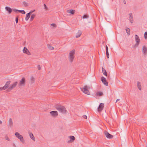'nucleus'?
<instances>
[{"label": "nucleus", "instance_id": "nucleus-1", "mask_svg": "<svg viewBox=\"0 0 147 147\" xmlns=\"http://www.w3.org/2000/svg\"><path fill=\"white\" fill-rule=\"evenodd\" d=\"M56 109L59 112L63 114H65L66 113V110L65 108L63 106L57 105L55 106Z\"/></svg>", "mask_w": 147, "mask_h": 147}, {"label": "nucleus", "instance_id": "nucleus-2", "mask_svg": "<svg viewBox=\"0 0 147 147\" xmlns=\"http://www.w3.org/2000/svg\"><path fill=\"white\" fill-rule=\"evenodd\" d=\"M75 54V51L74 49L72 50L69 53V59L70 62L72 63L74 58V55Z\"/></svg>", "mask_w": 147, "mask_h": 147}, {"label": "nucleus", "instance_id": "nucleus-3", "mask_svg": "<svg viewBox=\"0 0 147 147\" xmlns=\"http://www.w3.org/2000/svg\"><path fill=\"white\" fill-rule=\"evenodd\" d=\"M90 88L89 87H88L87 86H85L83 88H81V90L84 93L88 95H90V93L89 91L88 90V88Z\"/></svg>", "mask_w": 147, "mask_h": 147}, {"label": "nucleus", "instance_id": "nucleus-4", "mask_svg": "<svg viewBox=\"0 0 147 147\" xmlns=\"http://www.w3.org/2000/svg\"><path fill=\"white\" fill-rule=\"evenodd\" d=\"M18 82H15L13 84L10 85V86L8 88V90H11L15 88L18 84Z\"/></svg>", "mask_w": 147, "mask_h": 147}, {"label": "nucleus", "instance_id": "nucleus-5", "mask_svg": "<svg viewBox=\"0 0 147 147\" xmlns=\"http://www.w3.org/2000/svg\"><path fill=\"white\" fill-rule=\"evenodd\" d=\"M104 134L105 136L108 138L111 139L113 137V136L112 135L110 134L108 132V131H105Z\"/></svg>", "mask_w": 147, "mask_h": 147}, {"label": "nucleus", "instance_id": "nucleus-6", "mask_svg": "<svg viewBox=\"0 0 147 147\" xmlns=\"http://www.w3.org/2000/svg\"><path fill=\"white\" fill-rule=\"evenodd\" d=\"M50 113L53 117H56L58 115V112L57 111H52L50 112Z\"/></svg>", "mask_w": 147, "mask_h": 147}, {"label": "nucleus", "instance_id": "nucleus-7", "mask_svg": "<svg viewBox=\"0 0 147 147\" xmlns=\"http://www.w3.org/2000/svg\"><path fill=\"white\" fill-rule=\"evenodd\" d=\"M26 84L25 79L24 78H23L20 81L19 84V86H24Z\"/></svg>", "mask_w": 147, "mask_h": 147}, {"label": "nucleus", "instance_id": "nucleus-8", "mask_svg": "<svg viewBox=\"0 0 147 147\" xmlns=\"http://www.w3.org/2000/svg\"><path fill=\"white\" fill-rule=\"evenodd\" d=\"M101 80L105 85L107 86L108 85V83L105 77H102L101 78Z\"/></svg>", "mask_w": 147, "mask_h": 147}, {"label": "nucleus", "instance_id": "nucleus-9", "mask_svg": "<svg viewBox=\"0 0 147 147\" xmlns=\"http://www.w3.org/2000/svg\"><path fill=\"white\" fill-rule=\"evenodd\" d=\"M104 107V104L103 103H101L100 104L99 107L98 108V111H101L103 109Z\"/></svg>", "mask_w": 147, "mask_h": 147}, {"label": "nucleus", "instance_id": "nucleus-10", "mask_svg": "<svg viewBox=\"0 0 147 147\" xmlns=\"http://www.w3.org/2000/svg\"><path fill=\"white\" fill-rule=\"evenodd\" d=\"M142 51L143 54L144 55H146L147 54V48L145 46H143L142 49Z\"/></svg>", "mask_w": 147, "mask_h": 147}, {"label": "nucleus", "instance_id": "nucleus-11", "mask_svg": "<svg viewBox=\"0 0 147 147\" xmlns=\"http://www.w3.org/2000/svg\"><path fill=\"white\" fill-rule=\"evenodd\" d=\"M8 126L11 128L13 126V122L12 119L10 118L8 121Z\"/></svg>", "mask_w": 147, "mask_h": 147}, {"label": "nucleus", "instance_id": "nucleus-12", "mask_svg": "<svg viewBox=\"0 0 147 147\" xmlns=\"http://www.w3.org/2000/svg\"><path fill=\"white\" fill-rule=\"evenodd\" d=\"M23 52L27 54L28 55H30V53L29 52L27 49L26 47H24L23 50Z\"/></svg>", "mask_w": 147, "mask_h": 147}, {"label": "nucleus", "instance_id": "nucleus-13", "mask_svg": "<svg viewBox=\"0 0 147 147\" xmlns=\"http://www.w3.org/2000/svg\"><path fill=\"white\" fill-rule=\"evenodd\" d=\"M5 10L8 11L9 14L11 13L12 11V9L9 7H5Z\"/></svg>", "mask_w": 147, "mask_h": 147}, {"label": "nucleus", "instance_id": "nucleus-14", "mask_svg": "<svg viewBox=\"0 0 147 147\" xmlns=\"http://www.w3.org/2000/svg\"><path fill=\"white\" fill-rule=\"evenodd\" d=\"M135 40L136 42V43L135 45L133 46V48H135L136 47V46L138 45V35L136 34L135 36Z\"/></svg>", "mask_w": 147, "mask_h": 147}, {"label": "nucleus", "instance_id": "nucleus-15", "mask_svg": "<svg viewBox=\"0 0 147 147\" xmlns=\"http://www.w3.org/2000/svg\"><path fill=\"white\" fill-rule=\"evenodd\" d=\"M129 20H130L131 23L132 24L133 21L132 14V13H130L129 14Z\"/></svg>", "mask_w": 147, "mask_h": 147}, {"label": "nucleus", "instance_id": "nucleus-16", "mask_svg": "<svg viewBox=\"0 0 147 147\" xmlns=\"http://www.w3.org/2000/svg\"><path fill=\"white\" fill-rule=\"evenodd\" d=\"M11 82L10 81H7L5 83V85L4 86L5 89H6L8 87L9 85L10 84Z\"/></svg>", "mask_w": 147, "mask_h": 147}, {"label": "nucleus", "instance_id": "nucleus-17", "mask_svg": "<svg viewBox=\"0 0 147 147\" xmlns=\"http://www.w3.org/2000/svg\"><path fill=\"white\" fill-rule=\"evenodd\" d=\"M29 136L30 138L33 141H35V139L33 134L32 133H30L29 134Z\"/></svg>", "mask_w": 147, "mask_h": 147}, {"label": "nucleus", "instance_id": "nucleus-18", "mask_svg": "<svg viewBox=\"0 0 147 147\" xmlns=\"http://www.w3.org/2000/svg\"><path fill=\"white\" fill-rule=\"evenodd\" d=\"M82 32L80 30H78V32L76 34V37L78 38L82 34Z\"/></svg>", "mask_w": 147, "mask_h": 147}, {"label": "nucleus", "instance_id": "nucleus-19", "mask_svg": "<svg viewBox=\"0 0 147 147\" xmlns=\"http://www.w3.org/2000/svg\"><path fill=\"white\" fill-rule=\"evenodd\" d=\"M67 12L73 15L75 13V10L73 9H69L67 10Z\"/></svg>", "mask_w": 147, "mask_h": 147}, {"label": "nucleus", "instance_id": "nucleus-20", "mask_svg": "<svg viewBox=\"0 0 147 147\" xmlns=\"http://www.w3.org/2000/svg\"><path fill=\"white\" fill-rule=\"evenodd\" d=\"M18 139H20V141L22 143H24V140L23 137L22 135H21Z\"/></svg>", "mask_w": 147, "mask_h": 147}, {"label": "nucleus", "instance_id": "nucleus-21", "mask_svg": "<svg viewBox=\"0 0 147 147\" xmlns=\"http://www.w3.org/2000/svg\"><path fill=\"white\" fill-rule=\"evenodd\" d=\"M102 72L104 75L106 76H107V73L105 69L103 68V67H102Z\"/></svg>", "mask_w": 147, "mask_h": 147}, {"label": "nucleus", "instance_id": "nucleus-22", "mask_svg": "<svg viewBox=\"0 0 147 147\" xmlns=\"http://www.w3.org/2000/svg\"><path fill=\"white\" fill-rule=\"evenodd\" d=\"M30 13H28L26 14V16L25 18V20L26 21L28 20L30 17Z\"/></svg>", "mask_w": 147, "mask_h": 147}, {"label": "nucleus", "instance_id": "nucleus-23", "mask_svg": "<svg viewBox=\"0 0 147 147\" xmlns=\"http://www.w3.org/2000/svg\"><path fill=\"white\" fill-rule=\"evenodd\" d=\"M69 138L73 142L75 140V139H76L75 138L74 136H69Z\"/></svg>", "mask_w": 147, "mask_h": 147}, {"label": "nucleus", "instance_id": "nucleus-24", "mask_svg": "<svg viewBox=\"0 0 147 147\" xmlns=\"http://www.w3.org/2000/svg\"><path fill=\"white\" fill-rule=\"evenodd\" d=\"M15 135L17 138H19V137L21 135L20 133L18 132H16L15 133Z\"/></svg>", "mask_w": 147, "mask_h": 147}, {"label": "nucleus", "instance_id": "nucleus-25", "mask_svg": "<svg viewBox=\"0 0 147 147\" xmlns=\"http://www.w3.org/2000/svg\"><path fill=\"white\" fill-rule=\"evenodd\" d=\"M103 93L101 92H97L96 93V95L97 96H101L103 95Z\"/></svg>", "mask_w": 147, "mask_h": 147}, {"label": "nucleus", "instance_id": "nucleus-26", "mask_svg": "<svg viewBox=\"0 0 147 147\" xmlns=\"http://www.w3.org/2000/svg\"><path fill=\"white\" fill-rule=\"evenodd\" d=\"M36 15L35 14H33L31 16L30 18V20L31 21H32L34 19V17Z\"/></svg>", "mask_w": 147, "mask_h": 147}, {"label": "nucleus", "instance_id": "nucleus-27", "mask_svg": "<svg viewBox=\"0 0 147 147\" xmlns=\"http://www.w3.org/2000/svg\"><path fill=\"white\" fill-rule=\"evenodd\" d=\"M48 47L49 49L51 50H53L54 49V47L49 44H48Z\"/></svg>", "mask_w": 147, "mask_h": 147}, {"label": "nucleus", "instance_id": "nucleus-28", "mask_svg": "<svg viewBox=\"0 0 147 147\" xmlns=\"http://www.w3.org/2000/svg\"><path fill=\"white\" fill-rule=\"evenodd\" d=\"M126 30L128 35H130V29L129 28H127L126 29Z\"/></svg>", "mask_w": 147, "mask_h": 147}, {"label": "nucleus", "instance_id": "nucleus-29", "mask_svg": "<svg viewBox=\"0 0 147 147\" xmlns=\"http://www.w3.org/2000/svg\"><path fill=\"white\" fill-rule=\"evenodd\" d=\"M19 12L23 14H25L26 13V12L24 10H19Z\"/></svg>", "mask_w": 147, "mask_h": 147}, {"label": "nucleus", "instance_id": "nucleus-30", "mask_svg": "<svg viewBox=\"0 0 147 147\" xmlns=\"http://www.w3.org/2000/svg\"><path fill=\"white\" fill-rule=\"evenodd\" d=\"M88 18V16L87 15H84L83 16V19L87 18Z\"/></svg>", "mask_w": 147, "mask_h": 147}, {"label": "nucleus", "instance_id": "nucleus-31", "mask_svg": "<svg viewBox=\"0 0 147 147\" xmlns=\"http://www.w3.org/2000/svg\"><path fill=\"white\" fill-rule=\"evenodd\" d=\"M23 4L24 5V6L26 7L28 6V3L24 1L23 2Z\"/></svg>", "mask_w": 147, "mask_h": 147}, {"label": "nucleus", "instance_id": "nucleus-32", "mask_svg": "<svg viewBox=\"0 0 147 147\" xmlns=\"http://www.w3.org/2000/svg\"><path fill=\"white\" fill-rule=\"evenodd\" d=\"M144 36L145 39H146L147 38V32H145Z\"/></svg>", "mask_w": 147, "mask_h": 147}, {"label": "nucleus", "instance_id": "nucleus-33", "mask_svg": "<svg viewBox=\"0 0 147 147\" xmlns=\"http://www.w3.org/2000/svg\"><path fill=\"white\" fill-rule=\"evenodd\" d=\"M12 10L16 13H17L18 12H19V10L17 9H12Z\"/></svg>", "mask_w": 147, "mask_h": 147}, {"label": "nucleus", "instance_id": "nucleus-34", "mask_svg": "<svg viewBox=\"0 0 147 147\" xmlns=\"http://www.w3.org/2000/svg\"><path fill=\"white\" fill-rule=\"evenodd\" d=\"M106 53L107 57L108 59L109 58V56L108 51H106Z\"/></svg>", "mask_w": 147, "mask_h": 147}, {"label": "nucleus", "instance_id": "nucleus-35", "mask_svg": "<svg viewBox=\"0 0 147 147\" xmlns=\"http://www.w3.org/2000/svg\"><path fill=\"white\" fill-rule=\"evenodd\" d=\"M31 80H32V83H34V79L33 77L32 76L31 77Z\"/></svg>", "mask_w": 147, "mask_h": 147}, {"label": "nucleus", "instance_id": "nucleus-36", "mask_svg": "<svg viewBox=\"0 0 147 147\" xmlns=\"http://www.w3.org/2000/svg\"><path fill=\"white\" fill-rule=\"evenodd\" d=\"M18 21V17H16V24H17Z\"/></svg>", "mask_w": 147, "mask_h": 147}, {"label": "nucleus", "instance_id": "nucleus-37", "mask_svg": "<svg viewBox=\"0 0 147 147\" xmlns=\"http://www.w3.org/2000/svg\"><path fill=\"white\" fill-rule=\"evenodd\" d=\"M6 89L4 86L0 87V90H4Z\"/></svg>", "mask_w": 147, "mask_h": 147}, {"label": "nucleus", "instance_id": "nucleus-38", "mask_svg": "<svg viewBox=\"0 0 147 147\" xmlns=\"http://www.w3.org/2000/svg\"><path fill=\"white\" fill-rule=\"evenodd\" d=\"M44 8L46 10H47L48 9V7H47L46 5L45 4H44Z\"/></svg>", "mask_w": 147, "mask_h": 147}, {"label": "nucleus", "instance_id": "nucleus-39", "mask_svg": "<svg viewBox=\"0 0 147 147\" xmlns=\"http://www.w3.org/2000/svg\"><path fill=\"white\" fill-rule=\"evenodd\" d=\"M35 9H34V10H31L30 11V12L28 13H30V14H31L33 12H34L35 11Z\"/></svg>", "mask_w": 147, "mask_h": 147}, {"label": "nucleus", "instance_id": "nucleus-40", "mask_svg": "<svg viewBox=\"0 0 147 147\" xmlns=\"http://www.w3.org/2000/svg\"><path fill=\"white\" fill-rule=\"evenodd\" d=\"M138 89L140 90H141V88L140 87V83L138 82Z\"/></svg>", "mask_w": 147, "mask_h": 147}, {"label": "nucleus", "instance_id": "nucleus-41", "mask_svg": "<svg viewBox=\"0 0 147 147\" xmlns=\"http://www.w3.org/2000/svg\"><path fill=\"white\" fill-rule=\"evenodd\" d=\"M5 139L8 141H9L10 140L9 138L7 136H5Z\"/></svg>", "mask_w": 147, "mask_h": 147}, {"label": "nucleus", "instance_id": "nucleus-42", "mask_svg": "<svg viewBox=\"0 0 147 147\" xmlns=\"http://www.w3.org/2000/svg\"><path fill=\"white\" fill-rule=\"evenodd\" d=\"M51 26H52L53 27H55L56 26V25L55 24H51Z\"/></svg>", "mask_w": 147, "mask_h": 147}, {"label": "nucleus", "instance_id": "nucleus-43", "mask_svg": "<svg viewBox=\"0 0 147 147\" xmlns=\"http://www.w3.org/2000/svg\"><path fill=\"white\" fill-rule=\"evenodd\" d=\"M105 47H106V51H108V47H107V45Z\"/></svg>", "mask_w": 147, "mask_h": 147}, {"label": "nucleus", "instance_id": "nucleus-44", "mask_svg": "<svg viewBox=\"0 0 147 147\" xmlns=\"http://www.w3.org/2000/svg\"><path fill=\"white\" fill-rule=\"evenodd\" d=\"M73 142L71 140H69L67 141V143H70L72 142Z\"/></svg>", "mask_w": 147, "mask_h": 147}, {"label": "nucleus", "instance_id": "nucleus-45", "mask_svg": "<svg viewBox=\"0 0 147 147\" xmlns=\"http://www.w3.org/2000/svg\"><path fill=\"white\" fill-rule=\"evenodd\" d=\"M38 68L39 70H40L41 69V67L40 65H38Z\"/></svg>", "mask_w": 147, "mask_h": 147}, {"label": "nucleus", "instance_id": "nucleus-46", "mask_svg": "<svg viewBox=\"0 0 147 147\" xmlns=\"http://www.w3.org/2000/svg\"><path fill=\"white\" fill-rule=\"evenodd\" d=\"M83 117L85 119H87V116L86 115H84L83 116Z\"/></svg>", "mask_w": 147, "mask_h": 147}, {"label": "nucleus", "instance_id": "nucleus-47", "mask_svg": "<svg viewBox=\"0 0 147 147\" xmlns=\"http://www.w3.org/2000/svg\"><path fill=\"white\" fill-rule=\"evenodd\" d=\"M123 2L124 4H126V2L125 0H123Z\"/></svg>", "mask_w": 147, "mask_h": 147}, {"label": "nucleus", "instance_id": "nucleus-48", "mask_svg": "<svg viewBox=\"0 0 147 147\" xmlns=\"http://www.w3.org/2000/svg\"><path fill=\"white\" fill-rule=\"evenodd\" d=\"M119 100H120V99H117L116 100V102H117V101H119Z\"/></svg>", "mask_w": 147, "mask_h": 147}, {"label": "nucleus", "instance_id": "nucleus-49", "mask_svg": "<svg viewBox=\"0 0 147 147\" xmlns=\"http://www.w3.org/2000/svg\"><path fill=\"white\" fill-rule=\"evenodd\" d=\"M140 39L139 38H138V44H139V42H140Z\"/></svg>", "mask_w": 147, "mask_h": 147}, {"label": "nucleus", "instance_id": "nucleus-50", "mask_svg": "<svg viewBox=\"0 0 147 147\" xmlns=\"http://www.w3.org/2000/svg\"><path fill=\"white\" fill-rule=\"evenodd\" d=\"M2 123V122L0 120V124H1Z\"/></svg>", "mask_w": 147, "mask_h": 147}, {"label": "nucleus", "instance_id": "nucleus-51", "mask_svg": "<svg viewBox=\"0 0 147 147\" xmlns=\"http://www.w3.org/2000/svg\"><path fill=\"white\" fill-rule=\"evenodd\" d=\"M137 86H138V82H137Z\"/></svg>", "mask_w": 147, "mask_h": 147}]
</instances>
